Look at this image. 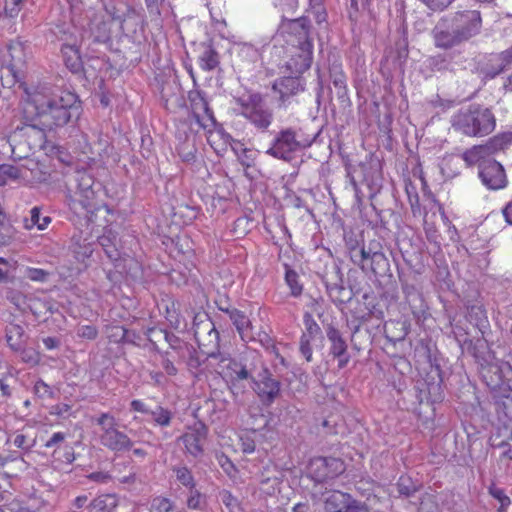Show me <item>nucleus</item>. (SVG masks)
I'll use <instances>...</instances> for the list:
<instances>
[{
  "label": "nucleus",
  "instance_id": "nucleus-12",
  "mask_svg": "<svg viewBox=\"0 0 512 512\" xmlns=\"http://www.w3.org/2000/svg\"><path fill=\"white\" fill-rule=\"evenodd\" d=\"M306 81L302 76L288 75L276 79L272 85L280 106L286 107L292 98L305 90Z\"/></svg>",
  "mask_w": 512,
  "mask_h": 512
},
{
  "label": "nucleus",
  "instance_id": "nucleus-28",
  "mask_svg": "<svg viewBox=\"0 0 512 512\" xmlns=\"http://www.w3.org/2000/svg\"><path fill=\"white\" fill-rule=\"evenodd\" d=\"M206 328L208 340L206 342L204 339H201L198 332H196L198 344L208 357H215L219 347V333L212 323L207 324Z\"/></svg>",
  "mask_w": 512,
  "mask_h": 512
},
{
  "label": "nucleus",
  "instance_id": "nucleus-63",
  "mask_svg": "<svg viewBox=\"0 0 512 512\" xmlns=\"http://www.w3.org/2000/svg\"><path fill=\"white\" fill-rule=\"evenodd\" d=\"M131 408L134 411L149 414L150 410L147 408L146 404L141 400H133L131 402Z\"/></svg>",
  "mask_w": 512,
  "mask_h": 512
},
{
  "label": "nucleus",
  "instance_id": "nucleus-11",
  "mask_svg": "<svg viewBox=\"0 0 512 512\" xmlns=\"http://www.w3.org/2000/svg\"><path fill=\"white\" fill-rule=\"evenodd\" d=\"M116 236L112 233L111 230H107L102 236L99 237V244L105 251L107 257L114 263L115 268L120 273L131 274L133 277H136V272H131V266H138L137 262H135L131 257L127 256L125 253H121L116 246Z\"/></svg>",
  "mask_w": 512,
  "mask_h": 512
},
{
  "label": "nucleus",
  "instance_id": "nucleus-29",
  "mask_svg": "<svg viewBox=\"0 0 512 512\" xmlns=\"http://www.w3.org/2000/svg\"><path fill=\"white\" fill-rule=\"evenodd\" d=\"M187 132L189 134V138H185V133L181 131V133H178V124L176 125V137L179 140L180 144L176 147V150L178 152V155L180 158L187 163H190L195 158V148L194 144L190 143V138L193 133L187 129Z\"/></svg>",
  "mask_w": 512,
  "mask_h": 512
},
{
  "label": "nucleus",
  "instance_id": "nucleus-60",
  "mask_svg": "<svg viewBox=\"0 0 512 512\" xmlns=\"http://www.w3.org/2000/svg\"><path fill=\"white\" fill-rule=\"evenodd\" d=\"M87 478L94 482L107 483L111 479V475L107 472H93Z\"/></svg>",
  "mask_w": 512,
  "mask_h": 512
},
{
  "label": "nucleus",
  "instance_id": "nucleus-17",
  "mask_svg": "<svg viewBox=\"0 0 512 512\" xmlns=\"http://www.w3.org/2000/svg\"><path fill=\"white\" fill-rule=\"evenodd\" d=\"M435 46L450 49L462 44L464 41L446 17H442L432 30Z\"/></svg>",
  "mask_w": 512,
  "mask_h": 512
},
{
  "label": "nucleus",
  "instance_id": "nucleus-45",
  "mask_svg": "<svg viewBox=\"0 0 512 512\" xmlns=\"http://www.w3.org/2000/svg\"><path fill=\"white\" fill-rule=\"evenodd\" d=\"M398 492L404 496H410L416 491V486L408 476H401L397 483Z\"/></svg>",
  "mask_w": 512,
  "mask_h": 512
},
{
  "label": "nucleus",
  "instance_id": "nucleus-5",
  "mask_svg": "<svg viewBox=\"0 0 512 512\" xmlns=\"http://www.w3.org/2000/svg\"><path fill=\"white\" fill-rule=\"evenodd\" d=\"M96 423L100 427L99 440L104 447L114 452L131 449L132 440L117 428V420L112 414H100Z\"/></svg>",
  "mask_w": 512,
  "mask_h": 512
},
{
  "label": "nucleus",
  "instance_id": "nucleus-53",
  "mask_svg": "<svg viewBox=\"0 0 512 512\" xmlns=\"http://www.w3.org/2000/svg\"><path fill=\"white\" fill-rule=\"evenodd\" d=\"M239 440L241 443V449L244 453H252L255 450V441L250 436V433L246 432L239 435Z\"/></svg>",
  "mask_w": 512,
  "mask_h": 512
},
{
  "label": "nucleus",
  "instance_id": "nucleus-2",
  "mask_svg": "<svg viewBox=\"0 0 512 512\" xmlns=\"http://www.w3.org/2000/svg\"><path fill=\"white\" fill-rule=\"evenodd\" d=\"M308 31L306 18L283 17L279 34L274 38L275 43H280V38L288 34L287 46L284 48L287 60L284 61L282 68L290 75L302 76L311 66L313 44L309 40Z\"/></svg>",
  "mask_w": 512,
  "mask_h": 512
},
{
  "label": "nucleus",
  "instance_id": "nucleus-49",
  "mask_svg": "<svg viewBox=\"0 0 512 512\" xmlns=\"http://www.w3.org/2000/svg\"><path fill=\"white\" fill-rule=\"evenodd\" d=\"M218 464L221 466L223 471L229 476L234 477L236 471L234 464L225 454H217Z\"/></svg>",
  "mask_w": 512,
  "mask_h": 512
},
{
  "label": "nucleus",
  "instance_id": "nucleus-55",
  "mask_svg": "<svg viewBox=\"0 0 512 512\" xmlns=\"http://www.w3.org/2000/svg\"><path fill=\"white\" fill-rule=\"evenodd\" d=\"M16 261L0 257V280H6L11 270L15 269Z\"/></svg>",
  "mask_w": 512,
  "mask_h": 512
},
{
  "label": "nucleus",
  "instance_id": "nucleus-10",
  "mask_svg": "<svg viewBox=\"0 0 512 512\" xmlns=\"http://www.w3.org/2000/svg\"><path fill=\"white\" fill-rule=\"evenodd\" d=\"M445 17L458 31L464 42L480 32L482 20L480 13L476 10L458 11Z\"/></svg>",
  "mask_w": 512,
  "mask_h": 512
},
{
  "label": "nucleus",
  "instance_id": "nucleus-46",
  "mask_svg": "<svg viewBox=\"0 0 512 512\" xmlns=\"http://www.w3.org/2000/svg\"><path fill=\"white\" fill-rule=\"evenodd\" d=\"M31 226H36L39 230H44L50 223V218L47 216L41 217L40 210L37 207L31 210Z\"/></svg>",
  "mask_w": 512,
  "mask_h": 512
},
{
  "label": "nucleus",
  "instance_id": "nucleus-25",
  "mask_svg": "<svg viewBox=\"0 0 512 512\" xmlns=\"http://www.w3.org/2000/svg\"><path fill=\"white\" fill-rule=\"evenodd\" d=\"M361 254V268L364 270L370 261V270L373 273L384 272L388 266V260L385 254L380 250H372L371 248H362Z\"/></svg>",
  "mask_w": 512,
  "mask_h": 512
},
{
  "label": "nucleus",
  "instance_id": "nucleus-57",
  "mask_svg": "<svg viewBox=\"0 0 512 512\" xmlns=\"http://www.w3.org/2000/svg\"><path fill=\"white\" fill-rule=\"evenodd\" d=\"M304 324H305V327L307 330L306 334L308 336H310L311 338L313 337V335L317 334L318 331L320 330L318 324L315 322V320L309 313H306L304 315Z\"/></svg>",
  "mask_w": 512,
  "mask_h": 512
},
{
  "label": "nucleus",
  "instance_id": "nucleus-20",
  "mask_svg": "<svg viewBox=\"0 0 512 512\" xmlns=\"http://www.w3.org/2000/svg\"><path fill=\"white\" fill-rule=\"evenodd\" d=\"M111 14L110 21H103L99 24L93 22L90 27V35L93 37V41L96 43H106L111 37L112 27L116 26L122 33H125L124 23L130 18L125 16L122 18L115 13Z\"/></svg>",
  "mask_w": 512,
  "mask_h": 512
},
{
  "label": "nucleus",
  "instance_id": "nucleus-44",
  "mask_svg": "<svg viewBox=\"0 0 512 512\" xmlns=\"http://www.w3.org/2000/svg\"><path fill=\"white\" fill-rule=\"evenodd\" d=\"M151 508L155 512H170L173 508V503L169 498L158 496L152 500Z\"/></svg>",
  "mask_w": 512,
  "mask_h": 512
},
{
  "label": "nucleus",
  "instance_id": "nucleus-52",
  "mask_svg": "<svg viewBox=\"0 0 512 512\" xmlns=\"http://www.w3.org/2000/svg\"><path fill=\"white\" fill-rule=\"evenodd\" d=\"M25 276L32 281L44 282L48 277V273L39 268H27Z\"/></svg>",
  "mask_w": 512,
  "mask_h": 512
},
{
  "label": "nucleus",
  "instance_id": "nucleus-19",
  "mask_svg": "<svg viewBox=\"0 0 512 512\" xmlns=\"http://www.w3.org/2000/svg\"><path fill=\"white\" fill-rule=\"evenodd\" d=\"M326 512H367L364 505L353 500L347 493L332 491L325 499Z\"/></svg>",
  "mask_w": 512,
  "mask_h": 512
},
{
  "label": "nucleus",
  "instance_id": "nucleus-33",
  "mask_svg": "<svg viewBox=\"0 0 512 512\" xmlns=\"http://www.w3.org/2000/svg\"><path fill=\"white\" fill-rule=\"evenodd\" d=\"M487 144L494 155L498 151L505 150L512 145V131L500 133L487 141Z\"/></svg>",
  "mask_w": 512,
  "mask_h": 512
},
{
  "label": "nucleus",
  "instance_id": "nucleus-13",
  "mask_svg": "<svg viewBox=\"0 0 512 512\" xmlns=\"http://www.w3.org/2000/svg\"><path fill=\"white\" fill-rule=\"evenodd\" d=\"M345 470L344 463L333 457H315L308 465V473L317 482L334 478Z\"/></svg>",
  "mask_w": 512,
  "mask_h": 512
},
{
  "label": "nucleus",
  "instance_id": "nucleus-35",
  "mask_svg": "<svg viewBox=\"0 0 512 512\" xmlns=\"http://www.w3.org/2000/svg\"><path fill=\"white\" fill-rule=\"evenodd\" d=\"M285 282L290 288L292 296L298 297L301 295L303 288L299 282V275L288 265H285Z\"/></svg>",
  "mask_w": 512,
  "mask_h": 512
},
{
  "label": "nucleus",
  "instance_id": "nucleus-51",
  "mask_svg": "<svg viewBox=\"0 0 512 512\" xmlns=\"http://www.w3.org/2000/svg\"><path fill=\"white\" fill-rule=\"evenodd\" d=\"M492 60L500 62L499 68L490 74L491 77H494L503 70V68H504L503 62L504 61L508 63L512 60V47L510 49L502 52L500 55L493 56Z\"/></svg>",
  "mask_w": 512,
  "mask_h": 512
},
{
  "label": "nucleus",
  "instance_id": "nucleus-59",
  "mask_svg": "<svg viewBox=\"0 0 512 512\" xmlns=\"http://www.w3.org/2000/svg\"><path fill=\"white\" fill-rule=\"evenodd\" d=\"M34 391L36 395L42 398L49 396L51 393L50 387L42 380L35 383Z\"/></svg>",
  "mask_w": 512,
  "mask_h": 512
},
{
  "label": "nucleus",
  "instance_id": "nucleus-40",
  "mask_svg": "<svg viewBox=\"0 0 512 512\" xmlns=\"http://www.w3.org/2000/svg\"><path fill=\"white\" fill-rule=\"evenodd\" d=\"M330 76L333 82V85L336 89H338V95L343 97L346 95L347 87H346V77L341 69L334 67L330 71Z\"/></svg>",
  "mask_w": 512,
  "mask_h": 512
},
{
  "label": "nucleus",
  "instance_id": "nucleus-1",
  "mask_svg": "<svg viewBox=\"0 0 512 512\" xmlns=\"http://www.w3.org/2000/svg\"><path fill=\"white\" fill-rule=\"evenodd\" d=\"M25 93L22 113L26 126L15 131L9 140L11 156L26 158L35 148H42L45 132L65 126L72 116L79 114L77 95L72 92L53 93L47 83H21Z\"/></svg>",
  "mask_w": 512,
  "mask_h": 512
},
{
  "label": "nucleus",
  "instance_id": "nucleus-62",
  "mask_svg": "<svg viewBox=\"0 0 512 512\" xmlns=\"http://www.w3.org/2000/svg\"><path fill=\"white\" fill-rule=\"evenodd\" d=\"M425 233H426V237L427 239L432 242V243H435V244H438L439 243V235H438V232L432 227V226H426L425 227Z\"/></svg>",
  "mask_w": 512,
  "mask_h": 512
},
{
  "label": "nucleus",
  "instance_id": "nucleus-15",
  "mask_svg": "<svg viewBox=\"0 0 512 512\" xmlns=\"http://www.w3.org/2000/svg\"><path fill=\"white\" fill-rule=\"evenodd\" d=\"M233 52L235 53L234 65L240 72L250 73L261 62L259 50L249 43H236L233 46Z\"/></svg>",
  "mask_w": 512,
  "mask_h": 512
},
{
  "label": "nucleus",
  "instance_id": "nucleus-8",
  "mask_svg": "<svg viewBox=\"0 0 512 512\" xmlns=\"http://www.w3.org/2000/svg\"><path fill=\"white\" fill-rule=\"evenodd\" d=\"M59 40L62 41L61 53L66 67L73 73L83 70V60L80 54V44L83 35H79L76 27L60 30Z\"/></svg>",
  "mask_w": 512,
  "mask_h": 512
},
{
  "label": "nucleus",
  "instance_id": "nucleus-37",
  "mask_svg": "<svg viewBox=\"0 0 512 512\" xmlns=\"http://www.w3.org/2000/svg\"><path fill=\"white\" fill-rule=\"evenodd\" d=\"M489 494L499 502L498 512H506L511 504L510 498L505 494L504 490L496 485L489 487Z\"/></svg>",
  "mask_w": 512,
  "mask_h": 512
},
{
  "label": "nucleus",
  "instance_id": "nucleus-38",
  "mask_svg": "<svg viewBox=\"0 0 512 512\" xmlns=\"http://www.w3.org/2000/svg\"><path fill=\"white\" fill-rule=\"evenodd\" d=\"M21 170L13 165H0V186L5 185L10 180H16L21 177Z\"/></svg>",
  "mask_w": 512,
  "mask_h": 512
},
{
  "label": "nucleus",
  "instance_id": "nucleus-36",
  "mask_svg": "<svg viewBox=\"0 0 512 512\" xmlns=\"http://www.w3.org/2000/svg\"><path fill=\"white\" fill-rule=\"evenodd\" d=\"M177 480L185 487L195 488V480L191 471L186 466H176L173 468Z\"/></svg>",
  "mask_w": 512,
  "mask_h": 512
},
{
  "label": "nucleus",
  "instance_id": "nucleus-32",
  "mask_svg": "<svg viewBox=\"0 0 512 512\" xmlns=\"http://www.w3.org/2000/svg\"><path fill=\"white\" fill-rule=\"evenodd\" d=\"M24 330L20 325L10 324L6 327V341L14 351H20L23 344Z\"/></svg>",
  "mask_w": 512,
  "mask_h": 512
},
{
  "label": "nucleus",
  "instance_id": "nucleus-4",
  "mask_svg": "<svg viewBox=\"0 0 512 512\" xmlns=\"http://www.w3.org/2000/svg\"><path fill=\"white\" fill-rule=\"evenodd\" d=\"M453 129L468 137H484L496 127V119L490 109L470 105L460 109L451 118Z\"/></svg>",
  "mask_w": 512,
  "mask_h": 512
},
{
  "label": "nucleus",
  "instance_id": "nucleus-27",
  "mask_svg": "<svg viewBox=\"0 0 512 512\" xmlns=\"http://www.w3.org/2000/svg\"><path fill=\"white\" fill-rule=\"evenodd\" d=\"M279 383L268 375H263L255 381V391L264 400L271 402L279 392Z\"/></svg>",
  "mask_w": 512,
  "mask_h": 512
},
{
  "label": "nucleus",
  "instance_id": "nucleus-50",
  "mask_svg": "<svg viewBox=\"0 0 512 512\" xmlns=\"http://www.w3.org/2000/svg\"><path fill=\"white\" fill-rule=\"evenodd\" d=\"M273 3L283 13H294L298 8V0H273Z\"/></svg>",
  "mask_w": 512,
  "mask_h": 512
},
{
  "label": "nucleus",
  "instance_id": "nucleus-47",
  "mask_svg": "<svg viewBox=\"0 0 512 512\" xmlns=\"http://www.w3.org/2000/svg\"><path fill=\"white\" fill-rule=\"evenodd\" d=\"M21 360L31 366H35L40 362V354L32 348L22 349L20 352Z\"/></svg>",
  "mask_w": 512,
  "mask_h": 512
},
{
  "label": "nucleus",
  "instance_id": "nucleus-34",
  "mask_svg": "<svg viewBox=\"0 0 512 512\" xmlns=\"http://www.w3.org/2000/svg\"><path fill=\"white\" fill-rule=\"evenodd\" d=\"M199 64L206 71L215 69L219 64L218 53L213 48L206 47L200 55Z\"/></svg>",
  "mask_w": 512,
  "mask_h": 512
},
{
  "label": "nucleus",
  "instance_id": "nucleus-39",
  "mask_svg": "<svg viewBox=\"0 0 512 512\" xmlns=\"http://www.w3.org/2000/svg\"><path fill=\"white\" fill-rule=\"evenodd\" d=\"M26 169L31 172L32 178L36 182L46 181L47 176L49 175V171L46 166L40 164L39 162H34L33 160L27 163Z\"/></svg>",
  "mask_w": 512,
  "mask_h": 512
},
{
  "label": "nucleus",
  "instance_id": "nucleus-56",
  "mask_svg": "<svg viewBox=\"0 0 512 512\" xmlns=\"http://www.w3.org/2000/svg\"><path fill=\"white\" fill-rule=\"evenodd\" d=\"M75 257L78 261L84 262L87 258H89L93 253V248L91 244H84L83 246L79 245L74 250Z\"/></svg>",
  "mask_w": 512,
  "mask_h": 512
},
{
  "label": "nucleus",
  "instance_id": "nucleus-16",
  "mask_svg": "<svg viewBox=\"0 0 512 512\" xmlns=\"http://www.w3.org/2000/svg\"><path fill=\"white\" fill-rule=\"evenodd\" d=\"M207 434L208 430L202 423H196L189 427L180 438L186 453L195 458L201 456L204 452Z\"/></svg>",
  "mask_w": 512,
  "mask_h": 512
},
{
  "label": "nucleus",
  "instance_id": "nucleus-30",
  "mask_svg": "<svg viewBox=\"0 0 512 512\" xmlns=\"http://www.w3.org/2000/svg\"><path fill=\"white\" fill-rule=\"evenodd\" d=\"M231 148L235 155L237 156V159L239 162L246 168H250L253 166L256 157H257V151L254 149H250L244 146L243 143L240 141H233L231 143Z\"/></svg>",
  "mask_w": 512,
  "mask_h": 512
},
{
  "label": "nucleus",
  "instance_id": "nucleus-48",
  "mask_svg": "<svg viewBox=\"0 0 512 512\" xmlns=\"http://www.w3.org/2000/svg\"><path fill=\"white\" fill-rule=\"evenodd\" d=\"M21 6H22V0H5L4 1L5 14L11 18L16 17L21 10Z\"/></svg>",
  "mask_w": 512,
  "mask_h": 512
},
{
  "label": "nucleus",
  "instance_id": "nucleus-64",
  "mask_svg": "<svg viewBox=\"0 0 512 512\" xmlns=\"http://www.w3.org/2000/svg\"><path fill=\"white\" fill-rule=\"evenodd\" d=\"M503 216L508 224L512 225V200L509 201L503 208Z\"/></svg>",
  "mask_w": 512,
  "mask_h": 512
},
{
  "label": "nucleus",
  "instance_id": "nucleus-14",
  "mask_svg": "<svg viewBox=\"0 0 512 512\" xmlns=\"http://www.w3.org/2000/svg\"><path fill=\"white\" fill-rule=\"evenodd\" d=\"M478 176L483 186L488 190L497 191L506 188L508 185L504 167L494 159L481 165Z\"/></svg>",
  "mask_w": 512,
  "mask_h": 512
},
{
  "label": "nucleus",
  "instance_id": "nucleus-42",
  "mask_svg": "<svg viewBox=\"0 0 512 512\" xmlns=\"http://www.w3.org/2000/svg\"><path fill=\"white\" fill-rule=\"evenodd\" d=\"M206 505L205 496L202 495L195 488L190 489V494L187 499V506L192 510H203Z\"/></svg>",
  "mask_w": 512,
  "mask_h": 512
},
{
  "label": "nucleus",
  "instance_id": "nucleus-54",
  "mask_svg": "<svg viewBox=\"0 0 512 512\" xmlns=\"http://www.w3.org/2000/svg\"><path fill=\"white\" fill-rule=\"evenodd\" d=\"M311 337L307 334H303L300 339V352L307 361L312 360V349L310 346Z\"/></svg>",
  "mask_w": 512,
  "mask_h": 512
},
{
  "label": "nucleus",
  "instance_id": "nucleus-23",
  "mask_svg": "<svg viewBox=\"0 0 512 512\" xmlns=\"http://www.w3.org/2000/svg\"><path fill=\"white\" fill-rule=\"evenodd\" d=\"M327 338L331 343L330 352L334 357L338 358V367L344 368L349 362L347 354V344L343 339L341 333L334 327H329L327 330Z\"/></svg>",
  "mask_w": 512,
  "mask_h": 512
},
{
  "label": "nucleus",
  "instance_id": "nucleus-24",
  "mask_svg": "<svg viewBox=\"0 0 512 512\" xmlns=\"http://www.w3.org/2000/svg\"><path fill=\"white\" fill-rule=\"evenodd\" d=\"M492 152L487 143L483 145H475L467 149L462 154V159L468 167L477 165L478 171L481 169L482 164H487L492 160Z\"/></svg>",
  "mask_w": 512,
  "mask_h": 512
},
{
  "label": "nucleus",
  "instance_id": "nucleus-58",
  "mask_svg": "<svg viewBox=\"0 0 512 512\" xmlns=\"http://www.w3.org/2000/svg\"><path fill=\"white\" fill-rule=\"evenodd\" d=\"M77 335L85 339H94L97 336V329L92 325H83L78 328Z\"/></svg>",
  "mask_w": 512,
  "mask_h": 512
},
{
  "label": "nucleus",
  "instance_id": "nucleus-7",
  "mask_svg": "<svg viewBox=\"0 0 512 512\" xmlns=\"http://www.w3.org/2000/svg\"><path fill=\"white\" fill-rule=\"evenodd\" d=\"M240 113L253 125L260 129H266L272 123L273 115L264 103L262 97L255 94L243 95L237 100Z\"/></svg>",
  "mask_w": 512,
  "mask_h": 512
},
{
  "label": "nucleus",
  "instance_id": "nucleus-61",
  "mask_svg": "<svg viewBox=\"0 0 512 512\" xmlns=\"http://www.w3.org/2000/svg\"><path fill=\"white\" fill-rule=\"evenodd\" d=\"M66 438L65 433L63 432H56L54 433L51 438L45 443L46 448H52L58 445L59 443L63 442Z\"/></svg>",
  "mask_w": 512,
  "mask_h": 512
},
{
  "label": "nucleus",
  "instance_id": "nucleus-3",
  "mask_svg": "<svg viewBox=\"0 0 512 512\" xmlns=\"http://www.w3.org/2000/svg\"><path fill=\"white\" fill-rule=\"evenodd\" d=\"M192 112L187 119L178 122V133H185V138H189L187 129L191 133L203 130L208 143L216 153L226 150L231 143L235 141L224 129L216 123L208 102L201 96L192 99Z\"/></svg>",
  "mask_w": 512,
  "mask_h": 512
},
{
  "label": "nucleus",
  "instance_id": "nucleus-31",
  "mask_svg": "<svg viewBox=\"0 0 512 512\" xmlns=\"http://www.w3.org/2000/svg\"><path fill=\"white\" fill-rule=\"evenodd\" d=\"M117 506L115 494H103L96 497L89 505L90 512H111Z\"/></svg>",
  "mask_w": 512,
  "mask_h": 512
},
{
  "label": "nucleus",
  "instance_id": "nucleus-22",
  "mask_svg": "<svg viewBox=\"0 0 512 512\" xmlns=\"http://www.w3.org/2000/svg\"><path fill=\"white\" fill-rule=\"evenodd\" d=\"M363 173V182L369 189L370 198H373L381 188V168L378 161H369L360 165Z\"/></svg>",
  "mask_w": 512,
  "mask_h": 512
},
{
  "label": "nucleus",
  "instance_id": "nucleus-43",
  "mask_svg": "<svg viewBox=\"0 0 512 512\" xmlns=\"http://www.w3.org/2000/svg\"><path fill=\"white\" fill-rule=\"evenodd\" d=\"M309 9L318 24L326 21L327 13L323 6V0H309Z\"/></svg>",
  "mask_w": 512,
  "mask_h": 512
},
{
  "label": "nucleus",
  "instance_id": "nucleus-6",
  "mask_svg": "<svg viewBox=\"0 0 512 512\" xmlns=\"http://www.w3.org/2000/svg\"><path fill=\"white\" fill-rule=\"evenodd\" d=\"M311 145V141L303 140L293 129L281 130L273 139L266 154L284 161L292 160L298 152Z\"/></svg>",
  "mask_w": 512,
  "mask_h": 512
},
{
  "label": "nucleus",
  "instance_id": "nucleus-41",
  "mask_svg": "<svg viewBox=\"0 0 512 512\" xmlns=\"http://www.w3.org/2000/svg\"><path fill=\"white\" fill-rule=\"evenodd\" d=\"M149 414L152 416L155 424L159 426L165 427L168 426L171 422V412L161 406L151 410Z\"/></svg>",
  "mask_w": 512,
  "mask_h": 512
},
{
  "label": "nucleus",
  "instance_id": "nucleus-26",
  "mask_svg": "<svg viewBox=\"0 0 512 512\" xmlns=\"http://www.w3.org/2000/svg\"><path fill=\"white\" fill-rule=\"evenodd\" d=\"M226 313L229 315L230 320L235 326L240 338L244 342H249L253 339L251 334V321L248 316L238 309H227Z\"/></svg>",
  "mask_w": 512,
  "mask_h": 512
},
{
  "label": "nucleus",
  "instance_id": "nucleus-21",
  "mask_svg": "<svg viewBox=\"0 0 512 512\" xmlns=\"http://www.w3.org/2000/svg\"><path fill=\"white\" fill-rule=\"evenodd\" d=\"M217 372L227 382L244 380L249 377V373L245 366L230 357L221 358L218 364Z\"/></svg>",
  "mask_w": 512,
  "mask_h": 512
},
{
  "label": "nucleus",
  "instance_id": "nucleus-9",
  "mask_svg": "<svg viewBox=\"0 0 512 512\" xmlns=\"http://www.w3.org/2000/svg\"><path fill=\"white\" fill-rule=\"evenodd\" d=\"M93 178L83 173L78 178V187L70 200V208L78 215L88 216L95 209V192Z\"/></svg>",
  "mask_w": 512,
  "mask_h": 512
},
{
  "label": "nucleus",
  "instance_id": "nucleus-18",
  "mask_svg": "<svg viewBox=\"0 0 512 512\" xmlns=\"http://www.w3.org/2000/svg\"><path fill=\"white\" fill-rule=\"evenodd\" d=\"M8 53L10 61L7 66L8 71L11 73L16 82L23 83L25 73V65L27 60L26 46L20 40L11 41L8 45Z\"/></svg>",
  "mask_w": 512,
  "mask_h": 512
}]
</instances>
